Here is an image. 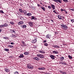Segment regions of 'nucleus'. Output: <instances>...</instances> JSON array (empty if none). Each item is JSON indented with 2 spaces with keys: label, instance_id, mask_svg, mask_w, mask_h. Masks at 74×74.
I'll list each match as a JSON object with an SVG mask.
<instances>
[{
  "label": "nucleus",
  "instance_id": "nucleus-59",
  "mask_svg": "<svg viewBox=\"0 0 74 74\" xmlns=\"http://www.w3.org/2000/svg\"><path fill=\"white\" fill-rule=\"evenodd\" d=\"M62 18H64V16H62Z\"/></svg>",
  "mask_w": 74,
  "mask_h": 74
},
{
  "label": "nucleus",
  "instance_id": "nucleus-44",
  "mask_svg": "<svg viewBox=\"0 0 74 74\" xmlns=\"http://www.w3.org/2000/svg\"><path fill=\"white\" fill-rule=\"evenodd\" d=\"M44 45H45V46H48V44L45 43L44 44Z\"/></svg>",
  "mask_w": 74,
  "mask_h": 74
},
{
  "label": "nucleus",
  "instance_id": "nucleus-29",
  "mask_svg": "<svg viewBox=\"0 0 74 74\" xmlns=\"http://www.w3.org/2000/svg\"><path fill=\"white\" fill-rule=\"evenodd\" d=\"M4 50L5 51H7V52H8L9 51V49L5 48L4 49Z\"/></svg>",
  "mask_w": 74,
  "mask_h": 74
},
{
  "label": "nucleus",
  "instance_id": "nucleus-14",
  "mask_svg": "<svg viewBox=\"0 0 74 74\" xmlns=\"http://www.w3.org/2000/svg\"><path fill=\"white\" fill-rule=\"evenodd\" d=\"M23 22L22 21H20L18 23V24L19 25H23Z\"/></svg>",
  "mask_w": 74,
  "mask_h": 74
},
{
  "label": "nucleus",
  "instance_id": "nucleus-19",
  "mask_svg": "<svg viewBox=\"0 0 74 74\" xmlns=\"http://www.w3.org/2000/svg\"><path fill=\"white\" fill-rule=\"evenodd\" d=\"M4 27H7L8 26V23H5L3 24Z\"/></svg>",
  "mask_w": 74,
  "mask_h": 74
},
{
  "label": "nucleus",
  "instance_id": "nucleus-51",
  "mask_svg": "<svg viewBox=\"0 0 74 74\" xmlns=\"http://www.w3.org/2000/svg\"><path fill=\"white\" fill-rule=\"evenodd\" d=\"M51 22H52V23H53V20H51Z\"/></svg>",
  "mask_w": 74,
  "mask_h": 74
},
{
  "label": "nucleus",
  "instance_id": "nucleus-7",
  "mask_svg": "<svg viewBox=\"0 0 74 74\" xmlns=\"http://www.w3.org/2000/svg\"><path fill=\"white\" fill-rule=\"evenodd\" d=\"M33 23L32 22H29V24L31 27L33 26Z\"/></svg>",
  "mask_w": 74,
  "mask_h": 74
},
{
  "label": "nucleus",
  "instance_id": "nucleus-54",
  "mask_svg": "<svg viewBox=\"0 0 74 74\" xmlns=\"http://www.w3.org/2000/svg\"><path fill=\"white\" fill-rule=\"evenodd\" d=\"M1 29H0V33H1Z\"/></svg>",
  "mask_w": 74,
  "mask_h": 74
},
{
  "label": "nucleus",
  "instance_id": "nucleus-33",
  "mask_svg": "<svg viewBox=\"0 0 74 74\" xmlns=\"http://www.w3.org/2000/svg\"><path fill=\"white\" fill-rule=\"evenodd\" d=\"M21 42L23 44V45H26V44L25 43V42L24 41H22Z\"/></svg>",
  "mask_w": 74,
  "mask_h": 74
},
{
  "label": "nucleus",
  "instance_id": "nucleus-60",
  "mask_svg": "<svg viewBox=\"0 0 74 74\" xmlns=\"http://www.w3.org/2000/svg\"><path fill=\"white\" fill-rule=\"evenodd\" d=\"M73 11H74V8L73 9Z\"/></svg>",
  "mask_w": 74,
  "mask_h": 74
},
{
  "label": "nucleus",
  "instance_id": "nucleus-55",
  "mask_svg": "<svg viewBox=\"0 0 74 74\" xmlns=\"http://www.w3.org/2000/svg\"><path fill=\"white\" fill-rule=\"evenodd\" d=\"M53 47H54V48H55V45H53Z\"/></svg>",
  "mask_w": 74,
  "mask_h": 74
},
{
  "label": "nucleus",
  "instance_id": "nucleus-20",
  "mask_svg": "<svg viewBox=\"0 0 74 74\" xmlns=\"http://www.w3.org/2000/svg\"><path fill=\"white\" fill-rule=\"evenodd\" d=\"M27 16H32V14L30 13H28L27 14Z\"/></svg>",
  "mask_w": 74,
  "mask_h": 74
},
{
  "label": "nucleus",
  "instance_id": "nucleus-28",
  "mask_svg": "<svg viewBox=\"0 0 74 74\" xmlns=\"http://www.w3.org/2000/svg\"><path fill=\"white\" fill-rule=\"evenodd\" d=\"M5 71L6 72H9L10 70L9 69H5Z\"/></svg>",
  "mask_w": 74,
  "mask_h": 74
},
{
  "label": "nucleus",
  "instance_id": "nucleus-6",
  "mask_svg": "<svg viewBox=\"0 0 74 74\" xmlns=\"http://www.w3.org/2000/svg\"><path fill=\"white\" fill-rule=\"evenodd\" d=\"M33 59L34 60H36L39 61L40 60V58H38L37 57H36L35 58H33Z\"/></svg>",
  "mask_w": 74,
  "mask_h": 74
},
{
  "label": "nucleus",
  "instance_id": "nucleus-23",
  "mask_svg": "<svg viewBox=\"0 0 74 74\" xmlns=\"http://www.w3.org/2000/svg\"><path fill=\"white\" fill-rule=\"evenodd\" d=\"M41 8L42 9L43 11H45V8L44 7H43L42 6L41 7Z\"/></svg>",
  "mask_w": 74,
  "mask_h": 74
},
{
  "label": "nucleus",
  "instance_id": "nucleus-4",
  "mask_svg": "<svg viewBox=\"0 0 74 74\" xmlns=\"http://www.w3.org/2000/svg\"><path fill=\"white\" fill-rule=\"evenodd\" d=\"M50 57L52 59H55V58H56V57L55 56L53 55H51Z\"/></svg>",
  "mask_w": 74,
  "mask_h": 74
},
{
  "label": "nucleus",
  "instance_id": "nucleus-53",
  "mask_svg": "<svg viewBox=\"0 0 74 74\" xmlns=\"http://www.w3.org/2000/svg\"><path fill=\"white\" fill-rule=\"evenodd\" d=\"M47 42V41L46 40H44L43 41L44 42Z\"/></svg>",
  "mask_w": 74,
  "mask_h": 74
},
{
  "label": "nucleus",
  "instance_id": "nucleus-52",
  "mask_svg": "<svg viewBox=\"0 0 74 74\" xmlns=\"http://www.w3.org/2000/svg\"><path fill=\"white\" fill-rule=\"evenodd\" d=\"M53 1H55V2H56V0H52Z\"/></svg>",
  "mask_w": 74,
  "mask_h": 74
},
{
  "label": "nucleus",
  "instance_id": "nucleus-21",
  "mask_svg": "<svg viewBox=\"0 0 74 74\" xmlns=\"http://www.w3.org/2000/svg\"><path fill=\"white\" fill-rule=\"evenodd\" d=\"M46 38H49V37H50V36L49 35V34H47L46 36Z\"/></svg>",
  "mask_w": 74,
  "mask_h": 74
},
{
  "label": "nucleus",
  "instance_id": "nucleus-11",
  "mask_svg": "<svg viewBox=\"0 0 74 74\" xmlns=\"http://www.w3.org/2000/svg\"><path fill=\"white\" fill-rule=\"evenodd\" d=\"M62 0H57L56 3H62Z\"/></svg>",
  "mask_w": 74,
  "mask_h": 74
},
{
  "label": "nucleus",
  "instance_id": "nucleus-36",
  "mask_svg": "<svg viewBox=\"0 0 74 74\" xmlns=\"http://www.w3.org/2000/svg\"><path fill=\"white\" fill-rule=\"evenodd\" d=\"M19 12H22V10L21 9H19Z\"/></svg>",
  "mask_w": 74,
  "mask_h": 74
},
{
  "label": "nucleus",
  "instance_id": "nucleus-42",
  "mask_svg": "<svg viewBox=\"0 0 74 74\" xmlns=\"http://www.w3.org/2000/svg\"><path fill=\"white\" fill-rule=\"evenodd\" d=\"M62 74H66V72H62Z\"/></svg>",
  "mask_w": 74,
  "mask_h": 74
},
{
  "label": "nucleus",
  "instance_id": "nucleus-58",
  "mask_svg": "<svg viewBox=\"0 0 74 74\" xmlns=\"http://www.w3.org/2000/svg\"><path fill=\"white\" fill-rule=\"evenodd\" d=\"M4 38V39H6V37H4V38Z\"/></svg>",
  "mask_w": 74,
  "mask_h": 74
},
{
  "label": "nucleus",
  "instance_id": "nucleus-25",
  "mask_svg": "<svg viewBox=\"0 0 74 74\" xmlns=\"http://www.w3.org/2000/svg\"><path fill=\"white\" fill-rule=\"evenodd\" d=\"M68 57H69V58L70 59H73V57L72 56H71L70 55H69L68 56Z\"/></svg>",
  "mask_w": 74,
  "mask_h": 74
},
{
  "label": "nucleus",
  "instance_id": "nucleus-50",
  "mask_svg": "<svg viewBox=\"0 0 74 74\" xmlns=\"http://www.w3.org/2000/svg\"><path fill=\"white\" fill-rule=\"evenodd\" d=\"M63 72L62 71H60V73H62V72Z\"/></svg>",
  "mask_w": 74,
  "mask_h": 74
},
{
  "label": "nucleus",
  "instance_id": "nucleus-34",
  "mask_svg": "<svg viewBox=\"0 0 74 74\" xmlns=\"http://www.w3.org/2000/svg\"><path fill=\"white\" fill-rule=\"evenodd\" d=\"M65 3H67L68 2V0H63Z\"/></svg>",
  "mask_w": 74,
  "mask_h": 74
},
{
  "label": "nucleus",
  "instance_id": "nucleus-10",
  "mask_svg": "<svg viewBox=\"0 0 74 74\" xmlns=\"http://www.w3.org/2000/svg\"><path fill=\"white\" fill-rule=\"evenodd\" d=\"M58 18L59 19H62V20H63V19L62 18V16L60 15H58Z\"/></svg>",
  "mask_w": 74,
  "mask_h": 74
},
{
  "label": "nucleus",
  "instance_id": "nucleus-64",
  "mask_svg": "<svg viewBox=\"0 0 74 74\" xmlns=\"http://www.w3.org/2000/svg\"><path fill=\"white\" fill-rule=\"evenodd\" d=\"M40 4H42V3H40Z\"/></svg>",
  "mask_w": 74,
  "mask_h": 74
},
{
  "label": "nucleus",
  "instance_id": "nucleus-41",
  "mask_svg": "<svg viewBox=\"0 0 74 74\" xmlns=\"http://www.w3.org/2000/svg\"><path fill=\"white\" fill-rule=\"evenodd\" d=\"M71 22H72L73 23V22H74V19H71Z\"/></svg>",
  "mask_w": 74,
  "mask_h": 74
},
{
  "label": "nucleus",
  "instance_id": "nucleus-22",
  "mask_svg": "<svg viewBox=\"0 0 74 74\" xmlns=\"http://www.w3.org/2000/svg\"><path fill=\"white\" fill-rule=\"evenodd\" d=\"M31 18H31V20H32V19H34V20H35L36 19V18H35L34 16H31Z\"/></svg>",
  "mask_w": 74,
  "mask_h": 74
},
{
  "label": "nucleus",
  "instance_id": "nucleus-27",
  "mask_svg": "<svg viewBox=\"0 0 74 74\" xmlns=\"http://www.w3.org/2000/svg\"><path fill=\"white\" fill-rule=\"evenodd\" d=\"M10 24L11 25H14L15 24V23H14V22H12V21H10Z\"/></svg>",
  "mask_w": 74,
  "mask_h": 74
},
{
  "label": "nucleus",
  "instance_id": "nucleus-49",
  "mask_svg": "<svg viewBox=\"0 0 74 74\" xmlns=\"http://www.w3.org/2000/svg\"><path fill=\"white\" fill-rule=\"evenodd\" d=\"M37 5H38V7H40V5H39V4H38Z\"/></svg>",
  "mask_w": 74,
  "mask_h": 74
},
{
  "label": "nucleus",
  "instance_id": "nucleus-1",
  "mask_svg": "<svg viewBox=\"0 0 74 74\" xmlns=\"http://www.w3.org/2000/svg\"><path fill=\"white\" fill-rule=\"evenodd\" d=\"M61 26L62 27L63 29H65V30H67V28H68V27H67V26L66 25L63 24L61 25Z\"/></svg>",
  "mask_w": 74,
  "mask_h": 74
},
{
  "label": "nucleus",
  "instance_id": "nucleus-37",
  "mask_svg": "<svg viewBox=\"0 0 74 74\" xmlns=\"http://www.w3.org/2000/svg\"><path fill=\"white\" fill-rule=\"evenodd\" d=\"M39 52L40 53H45L44 51H40Z\"/></svg>",
  "mask_w": 74,
  "mask_h": 74
},
{
  "label": "nucleus",
  "instance_id": "nucleus-39",
  "mask_svg": "<svg viewBox=\"0 0 74 74\" xmlns=\"http://www.w3.org/2000/svg\"><path fill=\"white\" fill-rule=\"evenodd\" d=\"M14 74H18V72L16 71L14 72Z\"/></svg>",
  "mask_w": 74,
  "mask_h": 74
},
{
  "label": "nucleus",
  "instance_id": "nucleus-61",
  "mask_svg": "<svg viewBox=\"0 0 74 74\" xmlns=\"http://www.w3.org/2000/svg\"><path fill=\"white\" fill-rule=\"evenodd\" d=\"M69 10H71V9H69Z\"/></svg>",
  "mask_w": 74,
  "mask_h": 74
},
{
  "label": "nucleus",
  "instance_id": "nucleus-13",
  "mask_svg": "<svg viewBox=\"0 0 74 74\" xmlns=\"http://www.w3.org/2000/svg\"><path fill=\"white\" fill-rule=\"evenodd\" d=\"M36 42H37V39H34L32 41V42L34 44L36 43Z\"/></svg>",
  "mask_w": 74,
  "mask_h": 74
},
{
  "label": "nucleus",
  "instance_id": "nucleus-32",
  "mask_svg": "<svg viewBox=\"0 0 74 74\" xmlns=\"http://www.w3.org/2000/svg\"><path fill=\"white\" fill-rule=\"evenodd\" d=\"M61 64H66L65 62H61Z\"/></svg>",
  "mask_w": 74,
  "mask_h": 74
},
{
  "label": "nucleus",
  "instance_id": "nucleus-18",
  "mask_svg": "<svg viewBox=\"0 0 74 74\" xmlns=\"http://www.w3.org/2000/svg\"><path fill=\"white\" fill-rule=\"evenodd\" d=\"M23 12L24 13L25 15V16H26L27 15V11L25 10H24L23 11Z\"/></svg>",
  "mask_w": 74,
  "mask_h": 74
},
{
  "label": "nucleus",
  "instance_id": "nucleus-26",
  "mask_svg": "<svg viewBox=\"0 0 74 74\" xmlns=\"http://www.w3.org/2000/svg\"><path fill=\"white\" fill-rule=\"evenodd\" d=\"M60 60H61V61H63V60H64V57H62L60 58Z\"/></svg>",
  "mask_w": 74,
  "mask_h": 74
},
{
  "label": "nucleus",
  "instance_id": "nucleus-24",
  "mask_svg": "<svg viewBox=\"0 0 74 74\" xmlns=\"http://www.w3.org/2000/svg\"><path fill=\"white\" fill-rule=\"evenodd\" d=\"M8 47H9V48H14V46H13L11 45H8Z\"/></svg>",
  "mask_w": 74,
  "mask_h": 74
},
{
  "label": "nucleus",
  "instance_id": "nucleus-5",
  "mask_svg": "<svg viewBox=\"0 0 74 74\" xmlns=\"http://www.w3.org/2000/svg\"><path fill=\"white\" fill-rule=\"evenodd\" d=\"M24 57H25V56H24L23 55V54H20V56H19V58H23Z\"/></svg>",
  "mask_w": 74,
  "mask_h": 74
},
{
  "label": "nucleus",
  "instance_id": "nucleus-12",
  "mask_svg": "<svg viewBox=\"0 0 74 74\" xmlns=\"http://www.w3.org/2000/svg\"><path fill=\"white\" fill-rule=\"evenodd\" d=\"M22 28H26V25H21V26Z\"/></svg>",
  "mask_w": 74,
  "mask_h": 74
},
{
  "label": "nucleus",
  "instance_id": "nucleus-38",
  "mask_svg": "<svg viewBox=\"0 0 74 74\" xmlns=\"http://www.w3.org/2000/svg\"><path fill=\"white\" fill-rule=\"evenodd\" d=\"M0 13H2V14H4V12H3V11L2 10H0Z\"/></svg>",
  "mask_w": 74,
  "mask_h": 74
},
{
  "label": "nucleus",
  "instance_id": "nucleus-30",
  "mask_svg": "<svg viewBox=\"0 0 74 74\" xmlns=\"http://www.w3.org/2000/svg\"><path fill=\"white\" fill-rule=\"evenodd\" d=\"M15 35H14L12 34L11 35V36L12 37H15Z\"/></svg>",
  "mask_w": 74,
  "mask_h": 74
},
{
  "label": "nucleus",
  "instance_id": "nucleus-48",
  "mask_svg": "<svg viewBox=\"0 0 74 74\" xmlns=\"http://www.w3.org/2000/svg\"><path fill=\"white\" fill-rule=\"evenodd\" d=\"M55 34H58V33L57 32H55Z\"/></svg>",
  "mask_w": 74,
  "mask_h": 74
},
{
  "label": "nucleus",
  "instance_id": "nucleus-56",
  "mask_svg": "<svg viewBox=\"0 0 74 74\" xmlns=\"http://www.w3.org/2000/svg\"><path fill=\"white\" fill-rule=\"evenodd\" d=\"M24 45H21V46H22V47H24Z\"/></svg>",
  "mask_w": 74,
  "mask_h": 74
},
{
  "label": "nucleus",
  "instance_id": "nucleus-63",
  "mask_svg": "<svg viewBox=\"0 0 74 74\" xmlns=\"http://www.w3.org/2000/svg\"><path fill=\"white\" fill-rule=\"evenodd\" d=\"M0 8H1V7L0 6Z\"/></svg>",
  "mask_w": 74,
  "mask_h": 74
},
{
  "label": "nucleus",
  "instance_id": "nucleus-62",
  "mask_svg": "<svg viewBox=\"0 0 74 74\" xmlns=\"http://www.w3.org/2000/svg\"><path fill=\"white\" fill-rule=\"evenodd\" d=\"M71 10L72 11H73V9H71Z\"/></svg>",
  "mask_w": 74,
  "mask_h": 74
},
{
  "label": "nucleus",
  "instance_id": "nucleus-2",
  "mask_svg": "<svg viewBox=\"0 0 74 74\" xmlns=\"http://www.w3.org/2000/svg\"><path fill=\"white\" fill-rule=\"evenodd\" d=\"M37 57H39L41 59L44 58V57L43 56V55L42 54H37Z\"/></svg>",
  "mask_w": 74,
  "mask_h": 74
},
{
  "label": "nucleus",
  "instance_id": "nucleus-40",
  "mask_svg": "<svg viewBox=\"0 0 74 74\" xmlns=\"http://www.w3.org/2000/svg\"><path fill=\"white\" fill-rule=\"evenodd\" d=\"M4 27V25H0V27Z\"/></svg>",
  "mask_w": 74,
  "mask_h": 74
},
{
  "label": "nucleus",
  "instance_id": "nucleus-46",
  "mask_svg": "<svg viewBox=\"0 0 74 74\" xmlns=\"http://www.w3.org/2000/svg\"><path fill=\"white\" fill-rule=\"evenodd\" d=\"M64 11V10H63L62 9H61V11L62 12V11Z\"/></svg>",
  "mask_w": 74,
  "mask_h": 74
},
{
  "label": "nucleus",
  "instance_id": "nucleus-31",
  "mask_svg": "<svg viewBox=\"0 0 74 74\" xmlns=\"http://www.w3.org/2000/svg\"><path fill=\"white\" fill-rule=\"evenodd\" d=\"M48 8L49 9V10H51L52 8H51V6L49 5L48 6Z\"/></svg>",
  "mask_w": 74,
  "mask_h": 74
},
{
  "label": "nucleus",
  "instance_id": "nucleus-45",
  "mask_svg": "<svg viewBox=\"0 0 74 74\" xmlns=\"http://www.w3.org/2000/svg\"><path fill=\"white\" fill-rule=\"evenodd\" d=\"M12 45H14V42H11L10 43Z\"/></svg>",
  "mask_w": 74,
  "mask_h": 74
},
{
  "label": "nucleus",
  "instance_id": "nucleus-35",
  "mask_svg": "<svg viewBox=\"0 0 74 74\" xmlns=\"http://www.w3.org/2000/svg\"><path fill=\"white\" fill-rule=\"evenodd\" d=\"M56 48H59V47L57 45H55V47Z\"/></svg>",
  "mask_w": 74,
  "mask_h": 74
},
{
  "label": "nucleus",
  "instance_id": "nucleus-17",
  "mask_svg": "<svg viewBox=\"0 0 74 74\" xmlns=\"http://www.w3.org/2000/svg\"><path fill=\"white\" fill-rule=\"evenodd\" d=\"M38 69L40 70H45V68L44 67H42V68H38Z\"/></svg>",
  "mask_w": 74,
  "mask_h": 74
},
{
  "label": "nucleus",
  "instance_id": "nucleus-3",
  "mask_svg": "<svg viewBox=\"0 0 74 74\" xmlns=\"http://www.w3.org/2000/svg\"><path fill=\"white\" fill-rule=\"evenodd\" d=\"M27 68L28 69H33V66L32 65H31L29 64H28L27 65Z\"/></svg>",
  "mask_w": 74,
  "mask_h": 74
},
{
  "label": "nucleus",
  "instance_id": "nucleus-47",
  "mask_svg": "<svg viewBox=\"0 0 74 74\" xmlns=\"http://www.w3.org/2000/svg\"><path fill=\"white\" fill-rule=\"evenodd\" d=\"M65 13L66 14H67V11H65Z\"/></svg>",
  "mask_w": 74,
  "mask_h": 74
},
{
  "label": "nucleus",
  "instance_id": "nucleus-15",
  "mask_svg": "<svg viewBox=\"0 0 74 74\" xmlns=\"http://www.w3.org/2000/svg\"><path fill=\"white\" fill-rule=\"evenodd\" d=\"M10 33H14V34H15V31H14L13 30L10 29Z\"/></svg>",
  "mask_w": 74,
  "mask_h": 74
},
{
  "label": "nucleus",
  "instance_id": "nucleus-8",
  "mask_svg": "<svg viewBox=\"0 0 74 74\" xmlns=\"http://www.w3.org/2000/svg\"><path fill=\"white\" fill-rule=\"evenodd\" d=\"M51 7L53 10H55V5L52 4H51Z\"/></svg>",
  "mask_w": 74,
  "mask_h": 74
},
{
  "label": "nucleus",
  "instance_id": "nucleus-16",
  "mask_svg": "<svg viewBox=\"0 0 74 74\" xmlns=\"http://www.w3.org/2000/svg\"><path fill=\"white\" fill-rule=\"evenodd\" d=\"M24 55H27L29 54V52H26L24 53Z\"/></svg>",
  "mask_w": 74,
  "mask_h": 74
},
{
  "label": "nucleus",
  "instance_id": "nucleus-43",
  "mask_svg": "<svg viewBox=\"0 0 74 74\" xmlns=\"http://www.w3.org/2000/svg\"><path fill=\"white\" fill-rule=\"evenodd\" d=\"M56 10H55L53 11V12H54V13H55V14H57V12H56Z\"/></svg>",
  "mask_w": 74,
  "mask_h": 74
},
{
  "label": "nucleus",
  "instance_id": "nucleus-9",
  "mask_svg": "<svg viewBox=\"0 0 74 74\" xmlns=\"http://www.w3.org/2000/svg\"><path fill=\"white\" fill-rule=\"evenodd\" d=\"M53 53H55L56 54H58V53H59V52L57 50H56V51H53Z\"/></svg>",
  "mask_w": 74,
  "mask_h": 74
},
{
  "label": "nucleus",
  "instance_id": "nucleus-57",
  "mask_svg": "<svg viewBox=\"0 0 74 74\" xmlns=\"http://www.w3.org/2000/svg\"><path fill=\"white\" fill-rule=\"evenodd\" d=\"M44 74H48V73L47 72H46L44 73Z\"/></svg>",
  "mask_w": 74,
  "mask_h": 74
}]
</instances>
